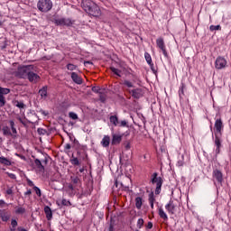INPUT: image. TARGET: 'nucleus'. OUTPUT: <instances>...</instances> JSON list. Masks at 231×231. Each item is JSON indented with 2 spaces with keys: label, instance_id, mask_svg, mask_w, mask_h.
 Returning a JSON list of instances; mask_svg holds the SVG:
<instances>
[{
  "label": "nucleus",
  "instance_id": "f257e3e1",
  "mask_svg": "<svg viewBox=\"0 0 231 231\" xmlns=\"http://www.w3.org/2000/svg\"><path fill=\"white\" fill-rule=\"evenodd\" d=\"M81 6L88 15H92L93 17H100V15H102L100 7L91 0H83Z\"/></svg>",
  "mask_w": 231,
  "mask_h": 231
},
{
  "label": "nucleus",
  "instance_id": "f03ea898",
  "mask_svg": "<svg viewBox=\"0 0 231 231\" xmlns=\"http://www.w3.org/2000/svg\"><path fill=\"white\" fill-rule=\"evenodd\" d=\"M9 125L11 127V130L8 126H3L2 131L4 136H13L15 138L17 136V128H15V122L14 120L9 121Z\"/></svg>",
  "mask_w": 231,
  "mask_h": 231
},
{
  "label": "nucleus",
  "instance_id": "7ed1b4c3",
  "mask_svg": "<svg viewBox=\"0 0 231 231\" xmlns=\"http://www.w3.org/2000/svg\"><path fill=\"white\" fill-rule=\"evenodd\" d=\"M37 8L40 12H50L53 8V2L51 0H39L37 3Z\"/></svg>",
  "mask_w": 231,
  "mask_h": 231
},
{
  "label": "nucleus",
  "instance_id": "20e7f679",
  "mask_svg": "<svg viewBox=\"0 0 231 231\" xmlns=\"http://www.w3.org/2000/svg\"><path fill=\"white\" fill-rule=\"evenodd\" d=\"M77 154L78 157L72 155V158L70 160L72 165H80V162L86 161V159L88 158V153H86V151L84 150L78 151Z\"/></svg>",
  "mask_w": 231,
  "mask_h": 231
},
{
  "label": "nucleus",
  "instance_id": "39448f33",
  "mask_svg": "<svg viewBox=\"0 0 231 231\" xmlns=\"http://www.w3.org/2000/svg\"><path fill=\"white\" fill-rule=\"evenodd\" d=\"M152 183L154 185L156 183L155 194H160L162 190V185H163V179L162 177H158V173L154 172L152 175Z\"/></svg>",
  "mask_w": 231,
  "mask_h": 231
},
{
  "label": "nucleus",
  "instance_id": "423d86ee",
  "mask_svg": "<svg viewBox=\"0 0 231 231\" xmlns=\"http://www.w3.org/2000/svg\"><path fill=\"white\" fill-rule=\"evenodd\" d=\"M33 69V67L31 65L20 67L17 69L16 75L20 77V79H26Z\"/></svg>",
  "mask_w": 231,
  "mask_h": 231
},
{
  "label": "nucleus",
  "instance_id": "0eeeda50",
  "mask_svg": "<svg viewBox=\"0 0 231 231\" xmlns=\"http://www.w3.org/2000/svg\"><path fill=\"white\" fill-rule=\"evenodd\" d=\"M53 23L56 26H73L75 21L69 18H56Z\"/></svg>",
  "mask_w": 231,
  "mask_h": 231
},
{
  "label": "nucleus",
  "instance_id": "6e6552de",
  "mask_svg": "<svg viewBox=\"0 0 231 231\" xmlns=\"http://www.w3.org/2000/svg\"><path fill=\"white\" fill-rule=\"evenodd\" d=\"M215 68L217 69H223L224 68H226V60L223 57L217 58L215 61Z\"/></svg>",
  "mask_w": 231,
  "mask_h": 231
},
{
  "label": "nucleus",
  "instance_id": "1a4fd4ad",
  "mask_svg": "<svg viewBox=\"0 0 231 231\" xmlns=\"http://www.w3.org/2000/svg\"><path fill=\"white\" fill-rule=\"evenodd\" d=\"M156 44L162 50L164 57H169V54L167 53V50L165 49V42H163V38H159L156 40Z\"/></svg>",
  "mask_w": 231,
  "mask_h": 231
},
{
  "label": "nucleus",
  "instance_id": "9d476101",
  "mask_svg": "<svg viewBox=\"0 0 231 231\" xmlns=\"http://www.w3.org/2000/svg\"><path fill=\"white\" fill-rule=\"evenodd\" d=\"M28 80L31 81L32 84H37L41 80V77L37 75L35 72L29 73L27 77Z\"/></svg>",
  "mask_w": 231,
  "mask_h": 231
},
{
  "label": "nucleus",
  "instance_id": "9b49d317",
  "mask_svg": "<svg viewBox=\"0 0 231 231\" xmlns=\"http://www.w3.org/2000/svg\"><path fill=\"white\" fill-rule=\"evenodd\" d=\"M11 216L12 215L10 214V211H7L5 209L0 211V217H1L2 221L5 222V223L10 220Z\"/></svg>",
  "mask_w": 231,
  "mask_h": 231
},
{
  "label": "nucleus",
  "instance_id": "f8f14e48",
  "mask_svg": "<svg viewBox=\"0 0 231 231\" xmlns=\"http://www.w3.org/2000/svg\"><path fill=\"white\" fill-rule=\"evenodd\" d=\"M130 93H132L134 98H141V97H143V90L142 88L133 89Z\"/></svg>",
  "mask_w": 231,
  "mask_h": 231
},
{
  "label": "nucleus",
  "instance_id": "ddd939ff",
  "mask_svg": "<svg viewBox=\"0 0 231 231\" xmlns=\"http://www.w3.org/2000/svg\"><path fill=\"white\" fill-rule=\"evenodd\" d=\"M215 129L217 133L221 136V131H223V121L221 119L216 120Z\"/></svg>",
  "mask_w": 231,
  "mask_h": 231
},
{
  "label": "nucleus",
  "instance_id": "4468645a",
  "mask_svg": "<svg viewBox=\"0 0 231 231\" xmlns=\"http://www.w3.org/2000/svg\"><path fill=\"white\" fill-rule=\"evenodd\" d=\"M213 177L218 181L219 183H223V172L219 170H215L213 171Z\"/></svg>",
  "mask_w": 231,
  "mask_h": 231
},
{
  "label": "nucleus",
  "instance_id": "2eb2a0df",
  "mask_svg": "<svg viewBox=\"0 0 231 231\" xmlns=\"http://www.w3.org/2000/svg\"><path fill=\"white\" fill-rule=\"evenodd\" d=\"M71 79L73 80V82H75V84H82L83 83V79L80 76H79V74H77V72H72L71 73Z\"/></svg>",
  "mask_w": 231,
  "mask_h": 231
},
{
  "label": "nucleus",
  "instance_id": "dca6fc26",
  "mask_svg": "<svg viewBox=\"0 0 231 231\" xmlns=\"http://www.w3.org/2000/svg\"><path fill=\"white\" fill-rule=\"evenodd\" d=\"M109 143H111V137H109V135H105L101 141L102 146L109 147Z\"/></svg>",
  "mask_w": 231,
  "mask_h": 231
},
{
  "label": "nucleus",
  "instance_id": "f3484780",
  "mask_svg": "<svg viewBox=\"0 0 231 231\" xmlns=\"http://www.w3.org/2000/svg\"><path fill=\"white\" fill-rule=\"evenodd\" d=\"M44 213L48 221H50L53 217V213L51 212V208L50 207L46 206L44 208Z\"/></svg>",
  "mask_w": 231,
  "mask_h": 231
},
{
  "label": "nucleus",
  "instance_id": "a211bd4d",
  "mask_svg": "<svg viewBox=\"0 0 231 231\" xmlns=\"http://www.w3.org/2000/svg\"><path fill=\"white\" fill-rule=\"evenodd\" d=\"M122 142V135L113 134L112 145H118Z\"/></svg>",
  "mask_w": 231,
  "mask_h": 231
},
{
  "label": "nucleus",
  "instance_id": "6ab92c4d",
  "mask_svg": "<svg viewBox=\"0 0 231 231\" xmlns=\"http://www.w3.org/2000/svg\"><path fill=\"white\" fill-rule=\"evenodd\" d=\"M176 208V205H174V201H170L168 205H166V210L171 214H174V209Z\"/></svg>",
  "mask_w": 231,
  "mask_h": 231
},
{
  "label": "nucleus",
  "instance_id": "aec40b11",
  "mask_svg": "<svg viewBox=\"0 0 231 231\" xmlns=\"http://www.w3.org/2000/svg\"><path fill=\"white\" fill-rule=\"evenodd\" d=\"M215 145H217V152H220L221 140L219 139V135H217V134L215 135Z\"/></svg>",
  "mask_w": 231,
  "mask_h": 231
},
{
  "label": "nucleus",
  "instance_id": "412c9836",
  "mask_svg": "<svg viewBox=\"0 0 231 231\" xmlns=\"http://www.w3.org/2000/svg\"><path fill=\"white\" fill-rule=\"evenodd\" d=\"M34 164L37 167L38 171H40V172H44V166L42 165V162H41L39 159H36L34 161Z\"/></svg>",
  "mask_w": 231,
  "mask_h": 231
},
{
  "label": "nucleus",
  "instance_id": "4be33fe9",
  "mask_svg": "<svg viewBox=\"0 0 231 231\" xmlns=\"http://www.w3.org/2000/svg\"><path fill=\"white\" fill-rule=\"evenodd\" d=\"M142 205H143V199H142V197L135 198V207L138 210L142 208Z\"/></svg>",
  "mask_w": 231,
  "mask_h": 231
},
{
  "label": "nucleus",
  "instance_id": "5701e85b",
  "mask_svg": "<svg viewBox=\"0 0 231 231\" xmlns=\"http://www.w3.org/2000/svg\"><path fill=\"white\" fill-rule=\"evenodd\" d=\"M110 123L113 124V125H120V122L118 121V116H111L110 118Z\"/></svg>",
  "mask_w": 231,
  "mask_h": 231
},
{
  "label": "nucleus",
  "instance_id": "b1692460",
  "mask_svg": "<svg viewBox=\"0 0 231 231\" xmlns=\"http://www.w3.org/2000/svg\"><path fill=\"white\" fill-rule=\"evenodd\" d=\"M0 163H2L3 165H6L7 167H10V165H12V162H10V160L5 157H0Z\"/></svg>",
  "mask_w": 231,
  "mask_h": 231
},
{
  "label": "nucleus",
  "instance_id": "393cba45",
  "mask_svg": "<svg viewBox=\"0 0 231 231\" xmlns=\"http://www.w3.org/2000/svg\"><path fill=\"white\" fill-rule=\"evenodd\" d=\"M154 201H156V199H154V193L152 192V193H150V195H149V202H150V204H151V208H154Z\"/></svg>",
  "mask_w": 231,
  "mask_h": 231
},
{
  "label": "nucleus",
  "instance_id": "a878e982",
  "mask_svg": "<svg viewBox=\"0 0 231 231\" xmlns=\"http://www.w3.org/2000/svg\"><path fill=\"white\" fill-rule=\"evenodd\" d=\"M159 216L162 219H164V221H167L169 219L167 214H165V211H163L162 208H159Z\"/></svg>",
  "mask_w": 231,
  "mask_h": 231
},
{
  "label": "nucleus",
  "instance_id": "bb28decb",
  "mask_svg": "<svg viewBox=\"0 0 231 231\" xmlns=\"http://www.w3.org/2000/svg\"><path fill=\"white\" fill-rule=\"evenodd\" d=\"M41 97H48V87H43L42 89L39 91Z\"/></svg>",
  "mask_w": 231,
  "mask_h": 231
},
{
  "label": "nucleus",
  "instance_id": "cd10ccee",
  "mask_svg": "<svg viewBox=\"0 0 231 231\" xmlns=\"http://www.w3.org/2000/svg\"><path fill=\"white\" fill-rule=\"evenodd\" d=\"M144 57H145V60H146L147 63L150 66H152V59L151 58V54H149L148 52H145Z\"/></svg>",
  "mask_w": 231,
  "mask_h": 231
},
{
  "label": "nucleus",
  "instance_id": "c85d7f7f",
  "mask_svg": "<svg viewBox=\"0 0 231 231\" xmlns=\"http://www.w3.org/2000/svg\"><path fill=\"white\" fill-rule=\"evenodd\" d=\"M6 106V97L4 95H0V107Z\"/></svg>",
  "mask_w": 231,
  "mask_h": 231
},
{
  "label": "nucleus",
  "instance_id": "c756f323",
  "mask_svg": "<svg viewBox=\"0 0 231 231\" xmlns=\"http://www.w3.org/2000/svg\"><path fill=\"white\" fill-rule=\"evenodd\" d=\"M111 71L116 75L117 77H121L120 73H122V71L115 67H111L110 68Z\"/></svg>",
  "mask_w": 231,
  "mask_h": 231
},
{
  "label": "nucleus",
  "instance_id": "7c9ffc66",
  "mask_svg": "<svg viewBox=\"0 0 231 231\" xmlns=\"http://www.w3.org/2000/svg\"><path fill=\"white\" fill-rule=\"evenodd\" d=\"M77 65L72 64V63H69L67 64V69H69V71H75V69H77Z\"/></svg>",
  "mask_w": 231,
  "mask_h": 231
},
{
  "label": "nucleus",
  "instance_id": "2f4dec72",
  "mask_svg": "<svg viewBox=\"0 0 231 231\" xmlns=\"http://www.w3.org/2000/svg\"><path fill=\"white\" fill-rule=\"evenodd\" d=\"M14 106H16V107H19V109H24L25 105L23 102H19V101H14Z\"/></svg>",
  "mask_w": 231,
  "mask_h": 231
},
{
  "label": "nucleus",
  "instance_id": "473e14b6",
  "mask_svg": "<svg viewBox=\"0 0 231 231\" xmlns=\"http://www.w3.org/2000/svg\"><path fill=\"white\" fill-rule=\"evenodd\" d=\"M10 93V88H4L0 87V95H8Z\"/></svg>",
  "mask_w": 231,
  "mask_h": 231
},
{
  "label": "nucleus",
  "instance_id": "72a5a7b5",
  "mask_svg": "<svg viewBox=\"0 0 231 231\" xmlns=\"http://www.w3.org/2000/svg\"><path fill=\"white\" fill-rule=\"evenodd\" d=\"M69 118L72 120H79V116L75 112H70L69 114Z\"/></svg>",
  "mask_w": 231,
  "mask_h": 231
},
{
  "label": "nucleus",
  "instance_id": "f704fd0d",
  "mask_svg": "<svg viewBox=\"0 0 231 231\" xmlns=\"http://www.w3.org/2000/svg\"><path fill=\"white\" fill-rule=\"evenodd\" d=\"M61 204L64 207H71V202L69 200L65 199H62Z\"/></svg>",
  "mask_w": 231,
  "mask_h": 231
},
{
  "label": "nucleus",
  "instance_id": "c9c22d12",
  "mask_svg": "<svg viewBox=\"0 0 231 231\" xmlns=\"http://www.w3.org/2000/svg\"><path fill=\"white\" fill-rule=\"evenodd\" d=\"M26 212V209L24 208H17L15 210V214H24Z\"/></svg>",
  "mask_w": 231,
  "mask_h": 231
},
{
  "label": "nucleus",
  "instance_id": "e433bc0d",
  "mask_svg": "<svg viewBox=\"0 0 231 231\" xmlns=\"http://www.w3.org/2000/svg\"><path fill=\"white\" fill-rule=\"evenodd\" d=\"M5 194H7L8 196H14V187L7 188Z\"/></svg>",
  "mask_w": 231,
  "mask_h": 231
},
{
  "label": "nucleus",
  "instance_id": "4c0bfd02",
  "mask_svg": "<svg viewBox=\"0 0 231 231\" xmlns=\"http://www.w3.org/2000/svg\"><path fill=\"white\" fill-rule=\"evenodd\" d=\"M143 218H139L138 221H137V226L138 228H142V226H143Z\"/></svg>",
  "mask_w": 231,
  "mask_h": 231
},
{
  "label": "nucleus",
  "instance_id": "58836bf2",
  "mask_svg": "<svg viewBox=\"0 0 231 231\" xmlns=\"http://www.w3.org/2000/svg\"><path fill=\"white\" fill-rule=\"evenodd\" d=\"M209 29L211 30V32H214L215 30H221V26L220 25H211L209 27Z\"/></svg>",
  "mask_w": 231,
  "mask_h": 231
},
{
  "label": "nucleus",
  "instance_id": "ea45409f",
  "mask_svg": "<svg viewBox=\"0 0 231 231\" xmlns=\"http://www.w3.org/2000/svg\"><path fill=\"white\" fill-rule=\"evenodd\" d=\"M124 85L126 86L127 88H133V82L129 80H125Z\"/></svg>",
  "mask_w": 231,
  "mask_h": 231
},
{
  "label": "nucleus",
  "instance_id": "a19ab883",
  "mask_svg": "<svg viewBox=\"0 0 231 231\" xmlns=\"http://www.w3.org/2000/svg\"><path fill=\"white\" fill-rule=\"evenodd\" d=\"M33 190L35 191L37 196H39V198H41V189L37 186L33 187Z\"/></svg>",
  "mask_w": 231,
  "mask_h": 231
},
{
  "label": "nucleus",
  "instance_id": "79ce46f5",
  "mask_svg": "<svg viewBox=\"0 0 231 231\" xmlns=\"http://www.w3.org/2000/svg\"><path fill=\"white\" fill-rule=\"evenodd\" d=\"M17 225H18L17 220L12 219V221H11L12 228H15L17 226Z\"/></svg>",
  "mask_w": 231,
  "mask_h": 231
},
{
  "label": "nucleus",
  "instance_id": "37998d69",
  "mask_svg": "<svg viewBox=\"0 0 231 231\" xmlns=\"http://www.w3.org/2000/svg\"><path fill=\"white\" fill-rule=\"evenodd\" d=\"M99 99H100L101 102H106V95L100 93L99 94Z\"/></svg>",
  "mask_w": 231,
  "mask_h": 231
},
{
  "label": "nucleus",
  "instance_id": "c03bdc74",
  "mask_svg": "<svg viewBox=\"0 0 231 231\" xmlns=\"http://www.w3.org/2000/svg\"><path fill=\"white\" fill-rule=\"evenodd\" d=\"M184 89H185V84L182 83L181 88H180V95H185Z\"/></svg>",
  "mask_w": 231,
  "mask_h": 231
},
{
  "label": "nucleus",
  "instance_id": "a18cd8bd",
  "mask_svg": "<svg viewBox=\"0 0 231 231\" xmlns=\"http://www.w3.org/2000/svg\"><path fill=\"white\" fill-rule=\"evenodd\" d=\"M119 125H120V127H125V126H127V122L126 121H121L119 123Z\"/></svg>",
  "mask_w": 231,
  "mask_h": 231
},
{
  "label": "nucleus",
  "instance_id": "49530a36",
  "mask_svg": "<svg viewBox=\"0 0 231 231\" xmlns=\"http://www.w3.org/2000/svg\"><path fill=\"white\" fill-rule=\"evenodd\" d=\"M146 228H148V230H151V228H152V222H148V224L146 225Z\"/></svg>",
  "mask_w": 231,
  "mask_h": 231
},
{
  "label": "nucleus",
  "instance_id": "de8ad7c7",
  "mask_svg": "<svg viewBox=\"0 0 231 231\" xmlns=\"http://www.w3.org/2000/svg\"><path fill=\"white\" fill-rule=\"evenodd\" d=\"M7 175L11 178V180H15V174L14 173H7Z\"/></svg>",
  "mask_w": 231,
  "mask_h": 231
},
{
  "label": "nucleus",
  "instance_id": "09e8293b",
  "mask_svg": "<svg viewBox=\"0 0 231 231\" xmlns=\"http://www.w3.org/2000/svg\"><path fill=\"white\" fill-rule=\"evenodd\" d=\"M125 149H126V151H129V149H131V143H127L125 146Z\"/></svg>",
  "mask_w": 231,
  "mask_h": 231
},
{
  "label": "nucleus",
  "instance_id": "8fccbe9b",
  "mask_svg": "<svg viewBox=\"0 0 231 231\" xmlns=\"http://www.w3.org/2000/svg\"><path fill=\"white\" fill-rule=\"evenodd\" d=\"M79 178H77V177H75L74 179H72V183L77 184V183H79Z\"/></svg>",
  "mask_w": 231,
  "mask_h": 231
},
{
  "label": "nucleus",
  "instance_id": "3c124183",
  "mask_svg": "<svg viewBox=\"0 0 231 231\" xmlns=\"http://www.w3.org/2000/svg\"><path fill=\"white\" fill-rule=\"evenodd\" d=\"M65 149H66L67 151H69V149H71V144L67 143V144L65 145Z\"/></svg>",
  "mask_w": 231,
  "mask_h": 231
},
{
  "label": "nucleus",
  "instance_id": "603ef678",
  "mask_svg": "<svg viewBox=\"0 0 231 231\" xmlns=\"http://www.w3.org/2000/svg\"><path fill=\"white\" fill-rule=\"evenodd\" d=\"M92 91H94V93H98V88H97V87H93Z\"/></svg>",
  "mask_w": 231,
  "mask_h": 231
},
{
  "label": "nucleus",
  "instance_id": "864d4df0",
  "mask_svg": "<svg viewBox=\"0 0 231 231\" xmlns=\"http://www.w3.org/2000/svg\"><path fill=\"white\" fill-rule=\"evenodd\" d=\"M25 195H26V196L32 195V190H31V189H28V190L25 192Z\"/></svg>",
  "mask_w": 231,
  "mask_h": 231
},
{
  "label": "nucleus",
  "instance_id": "5fc2aeb1",
  "mask_svg": "<svg viewBox=\"0 0 231 231\" xmlns=\"http://www.w3.org/2000/svg\"><path fill=\"white\" fill-rule=\"evenodd\" d=\"M28 185L29 187H33V182H32V180H28Z\"/></svg>",
  "mask_w": 231,
  "mask_h": 231
},
{
  "label": "nucleus",
  "instance_id": "6e6d98bb",
  "mask_svg": "<svg viewBox=\"0 0 231 231\" xmlns=\"http://www.w3.org/2000/svg\"><path fill=\"white\" fill-rule=\"evenodd\" d=\"M69 189L70 190H73V185H72V184H69Z\"/></svg>",
  "mask_w": 231,
  "mask_h": 231
},
{
  "label": "nucleus",
  "instance_id": "4d7b16f0",
  "mask_svg": "<svg viewBox=\"0 0 231 231\" xmlns=\"http://www.w3.org/2000/svg\"><path fill=\"white\" fill-rule=\"evenodd\" d=\"M115 186H116V187H118V180H116V181H115Z\"/></svg>",
  "mask_w": 231,
  "mask_h": 231
},
{
  "label": "nucleus",
  "instance_id": "13d9d810",
  "mask_svg": "<svg viewBox=\"0 0 231 231\" xmlns=\"http://www.w3.org/2000/svg\"><path fill=\"white\" fill-rule=\"evenodd\" d=\"M0 205H5V200H0Z\"/></svg>",
  "mask_w": 231,
  "mask_h": 231
},
{
  "label": "nucleus",
  "instance_id": "bf43d9fd",
  "mask_svg": "<svg viewBox=\"0 0 231 231\" xmlns=\"http://www.w3.org/2000/svg\"><path fill=\"white\" fill-rule=\"evenodd\" d=\"M10 231H16V230H15V227H12V228L10 229Z\"/></svg>",
  "mask_w": 231,
  "mask_h": 231
},
{
  "label": "nucleus",
  "instance_id": "052dcab7",
  "mask_svg": "<svg viewBox=\"0 0 231 231\" xmlns=\"http://www.w3.org/2000/svg\"><path fill=\"white\" fill-rule=\"evenodd\" d=\"M19 121L21 122V124H24V123L23 122V119L19 118Z\"/></svg>",
  "mask_w": 231,
  "mask_h": 231
},
{
  "label": "nucleus",
  "instance_id": "680f3d73",
  "mask_svg": "<svg viewBox=\"0 0 231 231\" xmlns=\"http://www.w3.org/2000/svg\"><path fill=\"white\" fill-rule=\"evenodd\" d=\"M0 26H3V22H0Z\"/></svg>",
  "mask_w": 231,
  "mask_h": 231
},
{
  "label": "nucleus",
  "instance_id": "e2e57ef3",
  "mask_svg": "<svg viewBox=\"0 0 231 231\" xmlns=\"http://www.w3.org/2000/svg\"><path fill=\"white\" fill-rule=\"evenodd\" d=\"M44 162H45V164L48 163V161H47V160H45Z\"/></svg>",
  "mask_w": 231,
  "mask_h": 231
},
{
  "label": "nucleus",
  "instance_id": "0e129e2a",
  "mask_svg": "<svg viewBox=\"0 0 231 231\" xmlns=\"http://www.w3.org/2000/svg\"><path fill=\"white\" fill-rule=\"evenodd\" d=\"M38 133H41V129H38Z\"/></svg>",
  "mask_w": 231,
  "mask_h": 231
},
{
  "label": "nucleus",
  "instance_id": "69168bd1",
  "mask_svg": "<svg viewBox=\"0 0 231 231\" xmlns=\"http://www.w3.org/2000/svg\"><path fill=\"white\" fill-rule=\"evenodd\" d=\"M0 131H1V125H0Z\"/></svg>",
  "mask_w": 231,
  "mask_h": 231
},
{
  "label": "nucleus",
  "instance_id": "338daca9",
  "mask_svg": "<svg viewBox=\"0 0 231 231\" xmlns=\"http://www.w3.org/2000/svg\"><path fill=\"white\" fill-rule=\"evenodd\" d=\"M80 172H82V170H80Z\"/></svg>",
  "mask_w": 231,
  "mask_h": 231
}]
</instances>
